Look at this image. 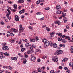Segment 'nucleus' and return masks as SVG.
<instances>
[{
  "instance_id": "obj_14",
  "label": "nucleus",
  "mask_w": 73,
  "mask_h": 73,
  "mask_svg": "<svg viewBox=\"0 0 73 73\" xmlns=\"http://www.w3.org/2000/svg\"><path fill=\"white\" fill-rule=\"evenodd\" d=\"M13 7H14V8L15 9H16L17 8V5L16 4L13 5Z\"/></svg>"
},
{
  "instance_id": "obj_11",
  "label": "nucleus",
  "mask_w": 73,
  "mask_h": 73,
  "mask_svg": "<svg viewBox=\"0 0 73 73\" xmlns=\"http://www.w3.org/2000/svg\"><path fill=\"white\" fill-rule=\"evenodd\" d=\"M57 13L58 14H62V11L60 10H58L57 11Z\"/></svg>"
},
{
  "instance_id": "obj_63",
  "label": "nucleus",
  "mask_w": 73,
  "mask_h": 73,
  "mask_svg": "<svg viewBox=\"0 0 73 73\" xmlns=\"http://www.w3.org/2000/svg\"><path fill=\"white\" fill-rule=\"evenodd\" d=\"M46 25H44L42 27V28H45V27H46Z\"/></svg>"
},
{
  "instance_id": "obj_64",
  "label": "nucleus",
  "mask_w": 73,
  "mask_h": 73,
  "mask_svg": "<svg viewBox=\"0 0 73 73\" xmlns=\"http://www.w3.org/2000/svg\"><path fill=\"white\" fill-rule=\"evenodd\" d=\"M70 50H71V52H70L71 53H73V50L71 49Z\"/></svg>"
},
{
  "instance_id": "obj_51",
  "label": "nucleus",
  "mask_w": 73,
  "mask_h": 73,
  "mask_svg": "<svg viewBox=\"0 0 73 73\" xmlns=\"http://www.w3.org/2000/svg\"><path fill=\"white\" fill-rule=\"evenodd\" d=\"M54 70H52L50 71V73H54Z\"/></svg>"
},
{
  "instance_id": "obj_44",
  "label": "nucleus",
  "mask_w": 73,
  "mask_h": 73,
  "mask_svg": "<svg viewBox=\"0 0 73 73\" xmlns=\"http://www.w3.org/2000/svg\"><path fill=\"white\" fill-rule=\"evenodd\" d=\"M46 56H43V57H42V59H45V58H46Z\"/></svg>"
},
{
  "instance_id": "obj_6",
  "label": "nucleus",
  "mask_w": 73,
  "mask_h": 73,
  "mask_svg": "<svg viewBox=\"0 0 73 73\" xmlns=\"http://www.w3.org/2000/svg\"><path fill=\"white\" fill-rule=\"evenodd\" d=\"M54 23L55 24H57L58 25H61V22H60V21H54Z\"/></svg>"
},
{
  "instance_id": "obj_19",
  "label": "nucleus",
  "mask_w": 73,
  "mask_h": 73,
  "mask_svg": "<svg viewBox=\"0 0 73 73\" xmlns=\"http://www.w3.org/2000/svg\"><path fill=\"white\" fill-rule=\"evenodd\" d=\"M48 40H47L46 39H43L42 40V41L43 42H44V43H45L46 42H47V41Z\"/></svg>"
},
{
  "instance_id": "obj_4",
  "label": "nucleus",
  "mask_w": 73,
  "mask_h": 73,
  "mask_svg": "<svg viewBox=\"0 0 73 73\" xmlns=\"http://www.w3.org/2000/svg\"><path fill=\"white\" fill-rule=\"evenodd\" d=\"M49 45V42L48 41H47L45 42V43H44V47L46 48V47L48 46Z\"/></svg>"
},
{
  "instance_id": "obj_58",
  "label": "nucleus",
  "mask_w": 73,
  "mask_h": 73,
  "mask_svg": "<svg viewBox=\"0 0 73 73\" xmlns=\"http://www.w3.org/2000/svg\"><path fill=\"white\" fill-rule=\"evenodd\" d=\"M21 41L20 40L19 42L18 43V44H19V45H20V44H21Z\"/></svg>"
},
{
  "instance_id": "obj_42",
  "label": "nucleus",
  "mask_w": 73,
  "mask_h": 73,
  "mask_svg": "<svg viewBox=\"0 0 73 73\" xmlns=\"http://www.w3.org/2000/svg\"><path fill=\"white\" fill-rule=\"evenodd\" d=\"M23 64H25L26 63V59H25V60L23 61Z\"/></svg>"
},
{
  "instance_id": "obj_28",
  "label": "nucleus",
  "mask_w": 73,
  "mask_h": 73,
  "mask_svg": "<svg viewBox=\"0 0 73 73\" xmlns=\"http://www.w3.org/2000/svg\"><path fill=\"white\" fill-rule=\"evenodd\" d=\"M25 46L26 47H28L29 46V43L27 42L25 44Z\"/></svg>"
},
{
  "instance_id": "obj_23",
  "label": "nucleus",
  "mask_w": 73,
  "mask_h": 73,
  "mask_svg": "<svg viewBox=\"0 0 73 73\" xmlns=\"http://www.w3.org/2000/svg\"><path fill=\"white\" fill-rule=\"evenodd\" d=\"M52 60L54 62H57V61H58V59H52Z\"/></svg>"
},
{
  "instance_id": "obj_57",
  "label": "nucleus",
  "mask_w": 73,
  "mask_h": 73,
  "mask_svg": "<svg viewBox=\"0 0 73 73\" xmlns=\"http://www.w3.org/2000/svg\"><path fill=\"white\" fill-rule=\"evenodd\" d=\"M54 59H58L57 58V57L56 56H55L54 57Z\"/></svg>"
},
{
  "instance_id": "obj_60",
  "label": "nucleus",
  "mask_w": 73,
  "mask_h": 73,
  "mask_svg": "<svg viewBox=\"0 0 73 73\" xmlns=\"http://www.w3.org/2000/svg\"><path fill=\"white\" fill-rule=\"evenodd\" d=\"M62 16H61V17H59V19H60V20H61V19H62Z\"/></svg>"
},
{
  "instance_id": "obj_31",
  "label": "nucleus",
  "mask_w": 73,
  "mask_h": 73,
  "mask_svg": "<svg viewBox=\"0 0 73 73\" xmlns=\"http://www.w3.org/2000/svg\"><path fill=\"white\" fill-rule=\"evenodd\" d=\"M46 30H47V31H48V32H49V31H50V28H48V27H46Z\"/></svg>"
},
{
  "instance_id": "obj_35",
  "label": "nucleus",
  "mask_w": 73,
  "mask_h": 73,
  "mask_svg": "<svg viewBox=\"0 0 73 73\" xmlns=\"http://www.w3.org/2000/svg\"><path fill=\"white\" fill-rule=\"evenodd\" d=\"M44 9H45V10H48L50 9V8L49 7L45 8Z\"/></svg>"
},
{
  "instance_id": "obj_50",
  "label": "nucleus",
  "mask_w": 73,
  "mask_h": 73,
  "mask_svg": "<svg viewBox=\"0 0 73 73\" xmlns=\"http://www.w3.org/2000/svg\"><path fill=\"white\" fill-rule=\"evenodd\" d=\"M38 72H41V69H39V68H38Z\"/></svg>"
},
{
  "instance_id": "obj_53",
  "label": "nucleus",
  "mask_w": 73,
  "mask_h": 73,
  "mask_svg": "<svg viewBox=\"0 0 73 73\" xmlns=\"http://www.w3.org/2000/svg\"><path fill=\"white\" fill-rule=\"evenodd\" d=\"M7 66H3V68L4 69H7Z\"/></svg>"
},
{
  "instance_id": "obj_12",
  "label": "nucleus",
  "mask_w": 73,
  "mask_h": 73,
  "mask_svg": "<svg viewBox=\"0 0 73 73\" xmlns=\"http://www.w3.org/2000/svg\"><path fill=\"white\" fill-rule=\"evenodd\" d=\"M30 41L31 42H33L36 41V39H30Z\"/></svg>"
},
{
  "instance_id": "obj_32",
  "label": "nucleus",
  "mask_w": 73,
  "mask_h": 73,
  "mask_svg": "<svg viewBox=\"0 0 73 73\" xmlns=\"http://www.w3.org/2000/svg\"><path fill=\"white\" fill-rule=\"evenodd\" d=\"M7 68H8V69H10V70H12V67L9 66H7Z\"/></svg>"
},
{
  "instance_id": "obj_24",
  "label": "nucleus",
  "mask_w": 73,
  "mask_h": 73,
  "mask_svg": "<svg viewBox=\"0 0 73 73\" xmlns=\"http://www.w3.org/2000/svg\"><path fill=\"white\" fill-rule=\"evenodd\" d=\"M65 39H67V40H70V38L68 36H67L65 38Z\"/></svg>"
},
{
  "instance_id": "obj_37",
  "label": "nucleus",
  "mask_w": 73,
  "mask_h": 73,
  "mask_svg": "<svg viewBox=\"0 0 73 73\" xmlns=\"http://www.w3.org/2000/svg\"><path fill=\"white\" fill-rule=\"evenodd\" d=\"M10 33H10L9 31H8L7 33V35H8L9 36H10Z\"/></svg>"
},
{
  "instance_id": "obj_29",
  "label": "nucleus",
  "mask_w": 73,
  "mask_h": 73,
  "mask_svg": "<svg viewBox=\"0 0 73 73\" xmlns=\"http://www.w3.org/2000/svg\"><path fill=\"white\" fill-rule=\"evenodd\" d=\"M36 15H42V13L41 12H37L36 13Z\"/></svg>"
},
{
  "instance_id": "obj_9",
  "label": "nucleus",
  "mask_w": 73,
  "mask_h": 73,
  "mask_svg": "<svg viewBox=\"0 0 73 73\" xmlns=\"http://www.w3.org/2000/svg\"><path fill=\"white\" fill-rule=\"evenodd\" d=\"M35 59H36L35 57L33 56L31 58V60L34 62L35 61Z\"/></svg>"
},
{
  "instance_id": "obj_56",
  "label": "nucleus",
  "mask_w": 73,
  "mask_h": 73,
  "mask_svg": "<svg viewBox=\"0 0 73 73\" xmlns=\"http://www.w3.org/2000/svg\"><path fill=\"white\" fill-rule=\"evenodd\" d=\"M7 11H8V12L9 13V14H10L11 13V11L10 10H9V9H7Z\"/></svg>"
},
{
  "instance_id": "obj_8",
  "label": "nucleus",
  "mask_w": 73,
  "mask_h": 73,
  "mask_svg": "<svg viewBox=\"0 0 73 73\" xmlns=\"http://www.w3.org/2000/svg\"><path fill=\"white\" fill-rule=\"evenodd\" d=\"M56 9L57 10L60 9H61V6L59 5H57L56 7Z\"/></svg>"
},
{
  "instance_id": "obj_33",
  "label": "nucleus",
  "mask_w": 73,
  "mask_h": 73,
  "mask_svg": "<svg viewBox=\"0 0 73 73\" xmlns=\"http://www.w3.org/2000/svg\"><path fill=\"white\" fill-rule=\"evenodd\" d=\"M35 38L36 39V41H38L39 39L38 38V37L36 36L35 37Z\"/></svg>"
},
{
  "instance_id": "obj_54",
  "label": "nucleus",
  "mask_w": 73,
  "mask_h": 73,
  "mask_svg": "<svg viewBox=\"0 0 73 73\" xmlns=\"http://www.w3.org/2000/svg\"><path fill=\"white\" fill-rule=\"evenodd\" d=\"M7 8L8 9H11V8L10 7H9V6H7Z\"/></svg>"
},
{
  "instance_id": "obj_1",
  "label": "nucleus",
  "mask_w": 73,
  "mask_h": 73,
  "mask_svg": "<svg viewBox=\"0 0 73 73\" xmlns=\"http://www.w3.org/2000/svg\"><path fill=\"white\" fill-rule=\"evenodd\" d=\"M63 52L61 50H58L54 53V54L56 56L60 55V54H62Z\"/></svg>"
},
{
  "instance_id": "obj_55",
  "label": "nucleus",
  "mask_w": 73,
  "mask_h": 73,
  "mask_svg": "<svg viewBox=\"0 0 73 73\" xmlns=\"http://www.w3.org/2000/svg\"><path fill=\"white\" fill-rule=\"evenodd\" d=\"M15 9H11L12 11H13V12H15V11H16Z\"/></svg>"
},
{
  "instance_id": "obj_47",
  "label": "nucleus",
  "mask_w": 73,
  "mask_h": 73,
  "mask_svg": "<svg viewBox=\"0 0 73 73\" xmlns=\"http://www.w3.org/2000/svg\"><path fill=\"white\" fill-rule=\"evenodd\" d=\"M37 51L38 52H41V50L40 49H38L37 50Z\"/></svg>"
},
{
  "instance_id": "obj_5",
  "label": "nucleus",
  "mask_w": 73,
  "mask_h": 73,
  "mask_svg": "<svg viewBox=\"0 0 73 73\" xmlns=\"http://www.w3.org/2000/svg\"><path fill=\"white\" fill-rule=\"evenodd\" d=\"M63 20L64 23H66L68 21V19L66 17H64L63 19Z\"/></svg>"
},
{
  "instance_id": "obj_39",
  "label": "nucleus",
  "mask_w": 73,
  "mask_h": 73,
  "mask_svg": "<svg viewBox=\"0 0 73 73\" xmlns=\"http://www.w3.org/2000/svg\"><path fill=\"white\" fill-rule=\"evenodd\" d=\"M17 58L16 57H14L13 60H14V61H17Z\"/></svg>"
},
{
  "instance_id": "obj_43",
  "label": "nucleus",
  "mask_w": 73,
  "mask_h": 73,
  "mask_svg": "<svg viewBox=\"0 0 73 73\" xmlns=\"http://www.w3.org/2000/svg\"><path fill=\"white\" fill-rule=\"evenodd\" d=\"M44 19H45V18H44V17L40 19V20H44Z\"/></svg>"
},
{
  "instance_id": "obj_40",
  "label": "nucleus",
  "mask_w": 73,
  "mask_h": 73,
  "mask_svg": "<svg viewBox=\"0 0 73 73\" xmlns=\"http://www.w3.org/2000/svg\"><path fill=\"white\" fill-rule=\"evenodd\" d=\"M66 73H70V71L69 70H67L66 71Z\"/></svg>"
},
{
  "instance_id": "obj_45",
  "label": "nucleus",
  "mask_w": 73,
  "mask_h": 73,
  "mask_svg": "<svg viewBox=\"0 0 73 73\" xmlns=\"http://www.w3.org/2000/svg\"><path fill=\"white\" fill-rule=\"evenodd\" d=\"M20 47L21 48H23V44H21L20 45Z\"/></svg>"
},
{
  "instance_id": "obj_52",
  "label": "nucleus",
  "mask_w": 73,
  "mask_h": 73,
  "mask_svg": "<svg viewBox=\"0 0 73 73\" xmlns=\"http://www.w3.org/2000/svg\"><path fill=\"white\" fill-rule=\"evenodd\" d=\"M39 3H40V1H38L36 2V4L38 5L39 4Z\"/></svg>"
},
{
  "instance_id": "obj_49",
  "label": "nucleus",
  "mask_w": 73,
  "mask_h": 73,
  "mask_svg": "<svg viewBox=\"0 0 73 73\" xmlns=\"http://www.w3.org/2000/svg\"><path fill=\"white\" fill-rule=\"evenodd\" d=\"M13 31L14 32H17V30L16 29H14L13 30Z\"/></svg>"
},
{
  "instance_id": "obj_2",
  "label": "nucleus",
  "mask_w": 73,
  "mask_h": 73,
  "mask_svg": "<svg viewBox=\"0 0 73 73\" xmlns=\"http://www.w3.org/2000/svg\"><path fill=\"white\" fill-rule=\"evenodd\" d=\"M19 27L20 28H19V33H21V32H23L24 29L23 27H22L21 24L20 25Z\"/></svg>"
},
{
  "instance_id": "obj_20",
  "label": "nucleus",
  "mask_w": 73,
  "mask_h": 73,
  "mask_svg": "<svg viewBox=\"0 0 73 73\" xmlns=\"http://www.w3.org/2000/svg\"><path fill=\"white\" fill-rule=\"evenodd\" d=\"M62 42H63V43H65L66 42V40L65 39H62Z\"/></svg>"
},
{
  "instance_id": "obj_61",
  "label": "nucleus",
  "mask_w": 73,
  "mask_h": 73,
  "mask_svg": "<svg viewBox=\"0 0 73 73\" xmlns=\"http://www.w3.org/2000/svg\"><path fill=\"white\" fill-rule=\"evenodd\" d=\"M28 28H29V29H32V27L31 26H29L28 27Z\"/></svg>"
},
{
  "instance_id": "obj_22",
  "label": "nucleus",
  "mask_w": 73,
  "mask_h": 73,
  "mask_svg": "<svg viewBox=\"0 0 73 73\" xmlns=\"http://www.w3.org/2000/svg\"><path fill=\"white\" fill-rule=\"evenodd\" d=\"M69 65L70 66H71L72 67L73 66V62H70L69 64Z\"/></svg>"
},
{
  "instance_id": "obj_3",
  "label": "nucleus",
  "mask_w": 73,
  "mask_h": 73,
  "mask_svg": "<svg viewBox=\"0 0 73 73\" xmlns=\"http://www.w3.org/2000/svg\"><path fill=\"white\" fill-rule=\"evenodd\" d=\"M2 49L3 50H9L8 47L7 46H3L2 47Z\"/></svg>"
},
{
  "instance_id": "obj_17",
  "label": "nucleus",
  "mask_w": 73,
  "mask_h": 73,
  "mask_svg": "<svg viewBox=\"0 0 73 73\" xmlns=\"http://www.w3.org/2000/svg\"><path fill=\"white\" fill-rule=\"evenodd\" d=\"M67 60H68V58H65L62 61L63 62H65V61H67Z\"/></svg>"
},
{
  "instance_id": "obj_46",
  "label": "nucleus",
  "mask_w": 73,
  "mask_h": 73,
  "mask_svg": "<svg viewBox=\"0 0 73 73\" xmlns=\"http://www.w3.org/2000/svg\"><path fill=\"white\" fill-rule=\"evenodd\" d=\"M30 25H35V23H31L30 24Z\"/></svg>"
},
{
  "instance_id": "obj_59",
  "label": "nucleus",
  "mask_w": 73,
  "mask_h": 73,
  "mask_svg": "<svg viewBox=\"0 0 73 73\" xmlns=\"http://www.w3.org/2000/svg\"><path fill=\"white\" fill-rule=\"evenodd\" d=\"M12 3V2L11 1H8V3H9V4H11Z\"/></svg>"
},
{
  "instance_id": "obj_48",
  "label": "nucleus",
  "mask_w": 73,
  "mask_h": 73,
  "mask_svg": "<svg viewBox=\"0 0 73 73\" xmlns=\"http://www.w3.org/2000/svg\"><path fill=\"white\" fill-rule=\"evenodd\" d=\"M25 58H22L21 59V61H24V60H25Z\"/></svg>"
},
{
  "instance_id": "obj_10",
  "label": "nucleus",
  "mask_w": 73,
  "mask_h": 73,
  "mask_svg": "<svg viewBox=\"0 0 73 73\" xmlns=\"http://www.w3.org/2000/svg\"><path fill=\"white\" fill-rule=\"evenodd\" d=\"M25 10L24 9H22V10H21L19 12V13L20 14H22V13H23L25 12Z\"/></svg>"
},
{
  "instance_id": "obj_34",
  "label": "nucleus",
  "mask_w": 73,
  "mask_h": 73,
  "mask_svg": "<svg viewBox=\"0 0 73 73\" xmlns=\"http://www.w3.org/2000/svg\"><path fill=\"white\" fill-rule=\"evenodd\" d=\"M3 58V55L0 54V58L1 59H2Z\"/></svg>"
},
{
  "instance_id": "obj_38",
  "label": "nucleus",
  "mask_w": 73,
  "mask_h": 73,
  "mask_svg": "<svg viewBox=\"0 0 73 73\" xmlns=\"http://www.w3.org/2000/svg\"><path fill=\"white\" fill-rule=\"evenodd\" d=\"M21 50L22 52H24V51L25 50V48H23L21 49Z\"/></svg>"
},
{
  "instance_id": "obj_16",
  "label": "nucleus",
  "mask_w": 73,
  "mask_h": 73,
  "mask_svg": "<svg viewBox=\"0 0 73 73\" xmlns=\"http://www.w3.org/2000/svg\"><path fill=\"white\" fill-rule=\"evenodd\" d=\"M49 42V45H50V46H51V47H52V46H53V42L51 41H50Z\"/></svg>"
},
{
  "instance_id": "obj_25",
  "label": "nucleus",
  "mask_w": 73,
  "mask_h": 73,
  "mask_svg": "<svg viewBox=\"0 0 73 73\" xmlns=\"http://www.w3.org/2000/svg\"><path fill=\"white\" fill-rule=\"evenodd\" d=\"M58 41H62V38H58Z\"/></svg>"
},
{
  "instance_id": "obj_26",
  "label": "nucleus",
  "mask_w": 73,
  "mask_h": 73,
  "mask_svg": "<svg viewBox=\"0 0 73 73\" xmlns=\"http://www.w3.org/2000/svg\"><path fill=\"white\" fill-rule=\"evenodd\" d=\"M14 36V34H13V33H10L9 36H10L11 37H12V36Z\"/></svg>"
},
{
  "instance_id": "obj_36",
  "label": "nucleus",
  "mask_w": 73,
  "mask_h": 73,
  "mask_svg": "<svg viewBox=\"0 0 73 73\" xmlns=\"http://www.w3.org/2000/svg\"><path fill=\"white\" fill-rule=\"evenodd\" d=\"M37 61L38 62H41V59L40 58H38L37 60Z\"/></svg>"
},
{
  "instance_id": "obj_13",
  "label": "nucleus",
  "mask_w": 73,
  "mask_h": 73,
  "mask_svg": "<svg viewBox=\"0 0 73 73\" xmlns=\"http://www.w3.org/2000/svg\"><path fill=\"white\" fill-rule=\"evenodd\" d=\"M56 35H58L60 37H62V34L60 33H56Z\"/></svg>"
},
{
  "instance_id": "obj_18",
  "label": "nucleus",
  "mask_w": 73,
  "mask_h": 73,
  "mask_svg": "<svg viewBox=\"0 0 73 73\" xmlns=\"http://www.w3.org/2000/svg\"><path fill=\"white\" fill-rule=\"evenodd\" d=\"M18 2L21 4L23 3H24V0H19V1H18Z\"/></svg>"
},
{
  "instance_id": "obj_62",
  "label": "nucleus",
  "mask_w": 73,
  "mask_h": 73,
  "mask_svg": "<svg viewBox=\"0 0 73 73\" xmlns=\"http://www.w3.org/2000/svg\"><path fill=\"white\" fill-rule=\"evenodd\" d=\"M66 29H69V26H66Z\"/></svg>"
},
{
  "instance_id": "obj_30",
  "label": "nucleus",
  "mask_w": 73,
  "mask_h": 73,
  "mask_svg": "<svg viewBox=\"0 0 73 73\" xmlns=\"http://www.w3.org/2000/svg\"><path fill=\"white\" fill-rule=\"evenodd\" d=\"M10 42L11 43H14L15 42V40L12 39L10 40Z\"/></svg>"
},
{
  "instance_id": "obj_21",
  "label": "nucleus",
  "mask_w": 73,
  "mask_h": 73,
  "mask_svg": "<svg viewBox=\"0 0 73 73\" xmlns=\"http://www.w3.org/2000/svg\"><path fill=\"white\" fill-rule=\"evenodd\" d=\"M54 34V32H52L50 34L51 37H53V34Z\"/></svg>"
},
{
  "instance_id": "obj_15",
  "label": "nucleus",
  "mask_w": 73,
  "mask_h": 73,
  "mask_svg": "<svg viewBox=\"0 0 73 73\" xmlns=\"http://www.w3.org/2000/svg\"><path fill=\"white\" fill-rule=\"evenodd\" d=\"M57 44L56 43H54L53 44V47L54 48H57Z\"/></svg>"
},
{
  "instance_id": "obj_41",
  "label": "nucleus",
  "mask_w": 73,
  "mask_h": 73,
  "mask_svg": "<svg viewBox=\"0 0 73 73\" xmlns=\"http://www.w3.org/2000/svg\"><path fill=\"white\" fill-rule=\"evenodd\" d=\"M2 45H3V46H5V45H7V44L6 43H2Z\"/></svg>"
},
{
  "instance_id": "obj_27",
  "label": "nucleus",
  "mask_w": 73,
  "mask_h": 73,
  "mask_svg": "<svg viewBox=\"0 0 73 73\" xmlns=\"http://www.w3.org/2000/svg\"><path fill=\"white\" fill-rule=\"evenodd\" d=\"M62 17H65V16H66V13H63V12H62Z\"/></svg>"
},
{
  "instance_id": "obj_7",
  "label": "nucleus",
  "mask_w": 73,
  "mask_h": 73,
  "mask_svg": "<svg viewBox=\"0 0 73 73\" xmlns=\"http://www.w3.org/2000/svg\"><path fill=\"white\" fill-rule=\"evenodd\" d=\"M15 19L17 21H18L19 20V17H18L17 15H16L15 17Z\"/></svg>"
}]
</instances>
